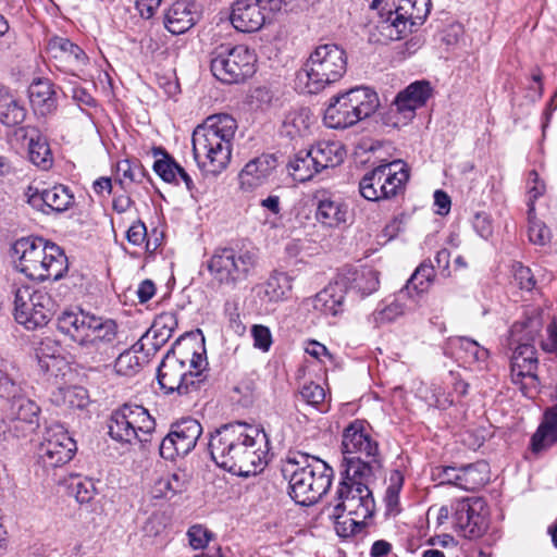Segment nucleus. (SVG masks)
Listing matches in <instances>:
<instances>
[{"label": "nucleus", "mask_w": 557, "mask_h": 557, "mask_svg": "<svg viewBox=\"0 0 557 557\" xmlns=\"http://www.w3.org/2000/svg\"><path fill=\"white\" fill-rule=\"evenodd\" d=\"M208 448L218 467L238 476L256 475L268 463L269 440L265 432L244 422L215 429L210 434Z\"/></svg>", "instance_id": "1"}, {"label": "nucleus", "mask_w": 557, "mask_h": 557, "mask_svg": "<svg viewBox=\"0 0 557 557\" xmlns=\"http://www.w3.org/2000/svg\"><path fill=\"white\" fill-rule=\"evenodd\" d=\"M543 325L542 313L533 311L531 315L515 322L509 331V345L515 346L510 364L511 381L519 385L522 394L529 398L535 397L540 386L539 359L534 343L540 339L543 350L557 355V326L555 322H550L546 329L547 337L544 339L541 335Z\"/></svg>", "instance_id": "2"}, {"label": "nucleus", "mask_w": 557, "mask_h": 557, "mask_svg": "<svg viewBox=\"0 0 557 557\" xmlns=\"http://www.w3.org/2000/svg\"><path fill=\"white\" fill-rule=\"evenodd\" d=\"M237 127L232 115L220 113L207 117L202 125L195 128L193 153L203 172L216 176L227 168Z\"/></svg>", "instance_id": "3"}, {"label": "nucleus", "mask_w": 557, "mask_h": 557, "mask_svg": "<svg viewBox=\"0 0 557 557\" xmlns=\"http://www.w3.org/2000/svg\"><path fill=\"white\" fill-rule=\"evenodd\" d=\"M281 471L288 481V495L302 506L317 503L331 487L334 475L325 461L300 451L289 453Z\"/></svg>", "instance_id": "4"}, {"label": "nucleus", "mask_w": 557, "mask_h": 557, "mask_svg": "<svg viewBox=\"0 0 557 557\" xmlns=\"http://www.w3.org/2000/svg\"><path fill=\"white\" fill-rule=\"evenodd\" d=\"M15 269L36 281L61 280L67 271V258L54 243L42 237H22L11 248Z\"/></svg>", "instance_id": "5"}, {"label": "nucleus", "mask_w": 557, "mask_h": 557, "mask_svg": "<svg viewBox=\"0 0 557 557\" xmlns=\"http://www.w3.org/2000/svg\"><path fill=\"white\" fill-rule=\"evenodd\" d=\"M343 479L337 490L338 503L333 506V511H346L348 516H355L362 521L371 518L375 510V502L369 483L374 473L371 466L359 461H350L348 468L342 472Z\"/></svg>", "instance_id": "6"}, {"label": "nucleus", "mask_w": 557, "mask_h": 557, "mask_svg": "<svg viewBox=\"0 0 557 557\" xmlns=\"http://www.w3.org/2000/svg\"><path fill=\"white\" fill-rule=\"evenodd\" d=\"M379 107V96L373 89L354 87L331 98L324 112V122L330 128H348L370 117Z\"/></svg>", "instance_id": "7"}, {"label": "nucleus", "mask_w": 557, "mask_h": 557, "mask_svg": "<svg viewBox=\"0 0 557 557\" xmlns=\"http://www.w3.org/2000/svg\"><path fill=\"white\" fill-rule=\"evenodd\" d=\"M347 71L346 51L335 44L319 45L305 63L307 88L318 94L338 82Z\"/></svg>", "instance_id": "8"}, {"label": "nucleus", "mask_w": 557, "mask_h": 557, "mask_svg": "<svg viewBox=\"0 0 557 557\" xmlns=\"http://www.w3.org/2000/svg\"><path fill=\"white\" fill-rule=\"evenodd\" d=\"M257 57L245 45L222 44L210 52L212 75L224 84H239L256 72Z\"/></svg>", "instance_id": "9"}, {"label": "nucleus", "mask_w": 557, "mask_h": 557, "mask_svg": "<svg viewBox=\"0 0 557 557\" xmlns=\"http://www.w3.org/2000/svg\"><path fill=\"white\" fill-rule=\"evenodd\" d=\"M409 180V170L403 160L385 162L366 173L359 182L360 195L370 201L395 197Z\"/></svg>", "instance_id": "10"}, {"label": "nucleus", "mask_w": 557, "mask_h": 557, "mask_svg": "<svg viewBox=\"0 0 557 557\" xmlns=\"http://www.w3.org/2000/svg\"><path fill=\"white\" fill-rule=\"evenodd\" d=\"M86 338L81 345L78 355L86 361L103 362L119 351V326L112 319L92 314L87 327Z\"/></svg>", "instance_id": "11"}, {"label": "nucleus", "mask_w": 557, "mask_h": 557, "mask_svg": "<svg viewBox=\"0 0 557 557\" xmlns=\"http://www.w3.org/2000/svg\"><path fill=\"white\" fill-rule=\"evenodd\" d=\"M55 301L45 290H32L29 287L23 286L15 292V320L28 330L47 325L55 313Z\"/></svg>", "instance_id": "12"}, {"label": "nucleus", "mask_w": 557, "mask_h": 557, "mask_svg": "<svg viewBox=\"0 0 557 557\" xmlns=\"http://www.w3.org/2000/svg\"><path fill=\"white\" fill-rule=\"evenodd\" d=\"M256 261L257 256L252 251L218 248L208 261V270L219 283L235 285L247 277Z\"/></svg>", "instance_id": "13"}, {"label": "nucleus", "mask_w": 557, "mask_h": 557, "mask_svg": "<svg viewBox=\"0 0 557 557\" xmlns=\"http://www.w3.org/2000/svg\"><path fill=\"white\" fill-rule=\"evenodd\" d=\"M158 383L165 394L188 395L197 392L206 376L191 372L186 363L174 354H168L161 361L157 372Z\"/></svg>", "instance_id": "14"}, {"label": "nucleus", "mask_w": 557, "mask_h": 557, "mask_svg": "<svg viewBox=\"0 0 557 557\" xmlns=\"http://www.w3.org/2000/svg\"><path fill=\"white\" fill-rule=\"evenodd\" d=\"M342 451L344 455L345 468L350 461H359L371 466L374 473L380 468L379 444L367 432L362 421L356 420L345 428L342 440Z\"/></svg>", "instance_id": "15"}, {"label": "nucleus", "mask_w": 557, "mask_h": 557, "mask_svg": "<svg viewBox=\"0 0 557 557\" xmlns=\"http://www.w3.org/2000/svg\"><path fill=\"white\" fill-rule=\"evenodd\" d=\"M202 434V426L194 418H184L171 424L170 432L159 444L160 456L174 460L178 456L188 455Z\"/></svg>", "instance_id": "16"}, {"label": "nucleus", "mask_w": 557, "mask_h": 557, "mask_svg": "<svg viewBox=\"0 0 557 557\" xmlns=\"http://www.w3.org/2000/svg\"><path fill=\"white\" fill-rule=\"evenodd\" d=\"M76 451V442L60 424L46 429L39 447V457L45 467L55 468L69 462Z\"/></svg>", "instance_id": "17"}, {"label": "nucleus", "mask_w": 557, "mask_h": 557, "mask_svg": "<svg viewBox=\"0 0 557 557\" xmlns=\"http://www.w3.org/2000/svg\"><path fill=\"white\" fill-rule=\"evenodd\" d=\"M454 523L468 539L483 535L487 529V509L480 497L457 500L454 505Z\"/></svg>", "instance_id": "18"}, {"label": "nucleus", "mask_w": 557, "mask_h": 557, "mask_svg": "<svg viewBox=\"0 0 557 557\" xmlns=\"http://www.w3.org/2000/svg\"><path fill=\"white\" fill-rule=\"evenodd\" d=\"M268 0H237L232 4L230 21L242 33L260 30L269 18Z\"/></svg>", "instance_id": "19"}, {"label": "nucleus", "mask_w": 557, "mask_h": 557, "mask_svg": "<svg viewBox=\"0 0 557 557\" xmlns=\"http://www.w3.org/2000/svg\"><path fill=\"white\" fill-rule=\"evenodd\" d=\"M201 17L200 7L196 2L181 0L174 2L164 17V26L172 34L180 35L189 30Z\"/></svg>", "instance_id": "20"}, {"label": "nucleus", "mask_w": 557, "mask_h": 557, "mask_svg": "<svg viewBox=\"0 0 557 557\" xmlns=\"http://www.w3.org/2000/svg\"><path fill=\"white\" fill-rule=\"evenodd\" d=\"M91 318L92 313L82 309L64 310L57 318V329L76 343L79 349Z\"/></svg>", "instance_id": "21"}, {"label": "nucleus", "mask_w": 557, "mask_h": 557, "mask_svg": "<svg viewBox=\"0 0 557 557\" xmlns=\"http://www.w3.org/2000/svg\"><path fill=\"white\" fill-rule=\"evenodd\" d=\"M346 292H354L361 297L374 293L379 288V273L367 267L348 268L339 276Z\"/></svg>", "instance_id": "22"}, {"label": "nucleus", "mask_w": 557, "mask_h": 557, "mask_svg": "<svg viewBox=\"0 0 557 557\" xmlns=\"http://www.w3.org/2000/svg\"><path fill=\"white\" fill-rule=\"evenodd\" d=\"M276 165L277 160L273 154H262L250 160L239 173L242 187L251 189L263 184Z\"/></svg>", "instance_id": "23"}, {"label": "nucleus", "mask_w": 557, "mask_h": 557, "mask_svg": "<svg viewBox=\"0 0 557 557\" xmlns=\"http://www.w3.org/2000/svg\"><path fill=\"white\" fill-rule=\"evenodd\" d=\"M28 96L34 111L40 115L52 113L57 109L54 85L47 78H37L28 87Z\"/></svg>", "instance_id": "24"}, {"label": "nucleus", "mask_w": 557, "mask_h": 557, "mask_svg": "<svg viewBox=\"0 0 557 557\" xmlns=\"http://www.w3.org/2000/svg\"><path fill=\"white\" fill-rule=\"evenodd\" d=\"M345 285L339 277L319 292L313 299V308L325 315H337L343 311L346 295Z\"/></svg>", "instance_id": "25"}, {"label": "nucleus", "mask_w": 557, "mask_h": 557, "mask_svg": "<svg viewBox=\"0 0 557 557\" xmlns=\"http://www.w3.org/2000/svg\"><path fill=\"white\" fill-rule=\"evenodd\" d=\"M36 359L39 368L45 373H50L52 375H58V371L61 370V367L65 363L62 358V347L61 345L50 338H44L35 349Z\"/></svg>", "instance_id": "26"}, {"label": "nucleus", "mask_w": 557, "mask_h": 557, "mask_svg": "<svg viewBox=\"0 0 557 557\" xmlns=\"http://www.w3.org/2000/svg\"><path fill=\"white\" fill-rule=\"evenodd\" d=\"M529 178L535 183V185L529 190L531 200L529 208V238L533 244L544 246L550 239V231L543 222L532 218V213L534 211L533 201L543 195L544 185L537 184L539 174L535 171L530 172Z\"/></svg>", "instance_id": "27"}, {"label": "nucleus", "mask_w": 557, "mask_h": 557, "mask_svg": "<svg viewBox=\"0 0 557 557\" xmlns=\"http://www.w3.org/2000/svg\"><path fill=\"white\" fill-rule=\"evenodd\" d=\"M432 95V87L428 81H417L411 83L400 91L395 104L399 111H414L417 108L425 104Z\"/></svg>", "instance_id": "28"}, {"label": "nucleus", "mask_w": 557, "mask_h": 557, "mask_svg": "<svg viewBox=\"0 0 557 557\" xmlns=\"http://www.w3.org/2000/svg\"><path fill=\"white\" fill-rule=\"evenodd\" d=\"M132 422L129 404L114 410L108 423L111 438L116 442L133 443L137 438V433L134 431Z\"/></svg>", "instance_id": "29"}, {"label": "nucleus", "mask_w": 557, "mask_h": 557, "mask_svg": "<svg viewBox=\"0 0 557 557\" xmlns=\"http://www.w3.org/2000/svg\"><path fill=\"white\" fill-rule=\"evenodd\" d=\"M312 115L308 108L292 109L282 124V134L290 139L304 138L310 134Z\"/></svg>", "instance_id": "30"}, {"label": "nucleus", "mask_w": 557, "mask_h": 557, "mask_svg": "<svg viewBox=\"0 0 557 557\" xmlns=\"http://www.w3.org/2000/svg\"><path fill=\"white\" fill-rule=\"evenodd\" d=\"M315 218L325 226L336 227L347 222L348 207L341 200L323 198L318 202Z\"/></svg>", "instance_id": "31"}, {"label": "nucleus", "mask_w": 557, "mask_h": 557, "mask_svg": "<svg viewBox=\"0 0 557 557\" xmlns=\"http://www.w3.org/2000/svg\"><path fill=\"white\" fill-rule=\"evenodd\" d=\"M319 172L335 168L344 161L345 152L339 143L320 141L310 148Z\"/></svg>", "instance_id": "32"}, {"label": "nucleus", "mask_w": 557, "mask_h": 557, "mask_svg": "<svg viewBox=\"0 0 557 557\" xmlns=\"http://www.w3.org/2000/svg\"><path fill=\"white\" fill-rule=\"evenodd\" d=\"M5 412L9 419L25 422L32 429L38 425L40 408L24 394L9 403V406L5 407Z\"/></svg>", "instance_id": "33"}, {"label": "nucleus", "mask_w": 557, "mask_h": 557, "mask_svg": "<svg viewBox=\"0 0 557 557\" xmlns=\"http://www.w3.org/2000/svg\"><path fill=\"white\" fill-rule=\"evenodd\" d=\"M557 442V406L545 413L544 422L531 438L534 453L542 451Z\"/></svg>", "instance_id": "34"}, {"label": "nucleus", "mask_w": 557, "mask_h": 557, "mask_svg": "<svg viewBox=\"0 0 557 557\" xmlns=\"http://www.w3.org/2000/svg\"><path fill=\"white\" fill-rule=\"evenodd\" d=\"M488 481V465L476 461L459 468V488L476 491Z\"/></svg>", "instance_id": "35"}, {"label": "nucleus", "mask_w": 557, "mask_h": 557, "mask_svg": "<svg viewBox=\"0 0 557 557\" xmlns=\"http://www.w3.org/2000/svg\"><path fill=\"white\" fill-rule=\"evenodd\" d=\"M48 51L55 59H64L65 61L81 65L85 64L87 59L85 52L76 44L67 38L53 37L48 42Z\"/></svg>", "instance_id": "36"}, {"label": "nucleus", "mask_w": 557, "mask_h": 557, "mask_svg": "<svg viewBox=\"0 0 557 557\" xmlns=\"http://www.w3.org/2000/svg\"><path fill=\"white\" fill-rule=\"evenodd\" d=\"M287 169L293 178L300 183L307 182L320 173L310 149L297 152L289 160Z\"/></svg>", "instance_id": "37"}, {"label": "nucleus", "mask_w": 557, "mask_h": 557, "mask_svg": "<svg viewBox=\"0 0 557 557\" xmlns=\"http://www.w3.org/2000/svg\"><path fill=\"white\" fill-rule=\"evenodd\" d=\"M129 409L133 429L137 433L135 441H138L145 446L152 440L156 421L143 406L129 404Z\"/></svg>", "instance_id": "38"}, {"label": "nucleus", "mask_w": 557, "mask_h": 557, "mask_svg": "<svg viewBox=\"0 0 557 557\" xmlns=\"http://www.w3.org/2000/svg\"><path fill=\"white\" fill-rule=\"evenodd\" d=\"M177 327L176 314L173 312H165L160 314L153 322L150 332L151 346L154 350L161 348L172 336L174 330Z\"/></svg>", "instance_id": "39"}, {"label": "nucleus", "mask_w": 557, "mask_h": 557, "mask_svg": "<svg viewBox=\"0 0 557 557\" xmlns=\"http://www.w3.org/2000/svg\"><path fill=\"white\" fill-rule=\"evenodd\" d=\"M28 154L30 162L41 170H49L53 164V156L48 140L39 133L29 139Z\"/></svg>", "instance_id": "40"}, {"label": "nucleus", "mask_w": 557, "mask_h": 557, "mask_svg": "<svg viewBox=\"0 0 557 557\" xmlns=\"http://www.w3.org/2000/svg\"><path fill=\"white\" fill-rule=\"evenodd\" d=\"M153 157L162 156L153 163L154 172L166 183L178 185V173L182 166L161 147L152 149Z\"/></svg>", "instance_id": "41"}, {"label": "nucleus", "mask_w": 557, "mask_h": 557, "mask_svg": "<svg viewBox=\"0 0 557 557\" xmlns=\"http://www.w3.org/2000/svg\"><path fill=\"white\" fill-rule=\"evenodd\" d=\"M74 203V196L69 187L64 185H55L46 189V207L48 213H61L70 209Z\"/></svg>", "instance_id": "42"}, {"label": "nucleus", "mask_w": 557, "mask_h": 557, "mask_svg": "<svg viewBox=\"0 0 557 557\" xmlns=\"http://www.w3.org/2000/svg\"><path fill=\"white\" fill-rule=\"evenodd\" d=\"M329 518L334 521L336 533L342 537H347L349 535L355 534L357 531L361 529L364 524L360 518H356L355 516H345V511H337L336 513L333 511V506H329L325 509Z\"/></svg>", "instance_id": "43"}, {"label": "nucleus", "mask_w": 557, "mask_h": 557, "mask_svg": "<svg viewBox=\"0 0 557 557\" xmlns=\"http://www.w3.org/2000/svg\"><path fill=\"white\" fill-rule=\"evenodd\" d=\"M292 289V278L284 272L273 273L265 283L264 294L271 301H278Z\"/></svg>", "instance_id": "44"}, {"label": "nucleus", "mask_w": 557, "mask_h": 557, "mask_svg": "<svg viewBox=\"0 0 557 557\" xmlns=\"http://www.w3.org/2000/svg\"><path fill=\"white\" fill-rule=\"evenodd\" d=\"M433 278L434 265L422 262L411 275L404 289L409 294H411V290H416L417 294L423 293L428 289Z\"/></svg>", "instance_id": "45"}, {"label": "nucleus", "mask_w": 557, "mask_h": 557, "mask_svg": "<svg viewBox=\"0 0 557 557\" xmlns=\"http://www.w3.org/2000/svg\"><path fill=\"white\" fill-rule=\"evenodd\" d=\"M26 117L25 108L15 99L9 98L0 102V122L7 126H16Z\"/></svg>", "instance_id": "46"}, {"label": "nucleus", "mask_w": 557, "mask_h": 557, "mask_svg": "<svg viewBox=\"0 0 557 557\" xmlns=\"http://www.w3.org/2000/svg\"><path fill=\"white\" fill-rule=\"evenodd\" d=\"M411 294L407 293L404 288L398 293L397 298L387 305L384 309L377 312L376 321L381 323H388L396 320L398 317L403 315L407 310L408 306L403 302V300L410 296Z\"/></svg>", "instance_id": "47"}, {"label": "nucleus", "mask_w": 557, "mask_h": 557, "mask_svg": "<svg viewBox=\"0 0 557 557\" xmlns=\"http://www.w3.org/2000/svg\"><path fill=\"white\" fill-rule=\"evenodd\" d=\"M455 343L465 352L468 362H483L488 358V350L471 338L458 337Z\"/></svg>", "instance_id": "48"}, {"label": "nucleus", "mask_w": 557, "mask_h": 557, "mask_svg": "<svg viewBox=\"0 0 557 557\" xmlns=\"http://www.w3.org/2000/svg\"><path fill=\"white\" fill-rule=\"evenodd\" d=\"M141 367L140 359L134 351L124 350L115 359L114 369L117 374L132 376L139 371Z\"/></svg>", "instance_id": "49"}, {"label": "nucleus", "mask_w": 557, "mask_h": 557, "mask_svg": "<svg viewBox=\"0 0 557 557\" xmlns=\"http://www.w3.org/2000/svg\"><path fill=\"white\" fill-rule=\"evenodd\" d=\"M188 543L194 549H205L215 535L202 524H194L187 530Z\"/></svg>", "instance_id": "50"}, {"label": "nucleus", "mask_w": 557, "mask_h": 557, "mask_svg": "<svg viewBox=\"0 0 557 557\" xmlns=\"http://www.w3.org/2000/svg\"><path fill=\"white\" fill-rule=\"evenodd\" d=\"M63 403L70 408H84L88 404L87 391L81 386L61 388Z\"/></svg>", "instance_id": "51"}, {"label": "nucleus", "mask_w": 557, "mask_h": 557, "mask_svg": "<svg viewBox=\"0 0 557 557\" xmlns=\"http://www.w3.org/2000/svg\"><path fill=\"white\" fill-rule=\"evenodd\" d=\"M404 485V475L399 470H393L389 474V485L386 488L385 502L389 510L398 505L399 493Z\"/></svg>", "instance_id": "52"}, {"label": "nucleus", "mask_w": 557, "mask_h": 557, "mask_svg": "<svg viewBox=\"0 0 557 557\" xmlns=\"http://www.w3.org/2000/svg\"><path fill=\"white\" fill-rule=\"evenodd\" d=\"M72 490L75 498L81 504L89 503L96 495L95 482L91 479H78L72 483Z\"/></svg>", "instance_id": "53"}, {"label": "nucleus", "mask_w": 557, "mask_h": 557, "mask_svg": "<svg viewBox=\"0 0 557 557\" xmlns=\"http://www.w3.org/2000/svg\"><path fill=\"white\" fill-rule=\"evenodd\" d=\"M22 395V388L10 376L0 375V398L5 400V407Z\"/></svg>", "instance_id": "54"}, {"label": "nucleus", "mask_w": 557, "mask_h": 557, "mask_svg": "<svg viewBox=\"0 0 557 557\" xmlns=\"http://www.w3.org/2000/svg\"><path fill=\"white\" fill-rule=\"evenodd\" d=\"M251 336L256 348L262 351H268L270 349L272 345V334L269 327L261 324H255L251 327Z\"/></svg>", "instance_id": "55"}, {"label": "nucleus", "mask_w": 557, "mask_h": 557, "mask_svg": "<svg viewBox=\"0 0 557 557\" xmlns=\"http://www.w3.org/2000/svg\"><path fill=\"white\" fill-rule=\"evenodd\" d=\"M431 5V0H419L414 3V8H411L409 15L410 32L412 27L420 26L424 23L430 13Z\"/></svg>", "instance_id": "56"}, {"label": "nucleus", "mask_w": 557, "mask_h": 557, "mask_svg": "<svg viewBox=\"0 0 557 557\" xmlns=\"http://www.w3.org/2000/svg\"><path fill=\"white\" fill-rule=\"evenodd\" d=\"M513 276L521 289L532 290L535 287V278L530 268L516 263L512 265Z\"/></svg>", "instance_id": "57"}, {"label": "nucleus", "mask_w": 557, "mask_h": 557, "mask_svg": "<svg viewBox=\"0 0 557 557\" xmlns=\"http://www.w3.org/2000/svg\"><path fill=\"white\" fill-rule=\"evenodd\" d=\"M301 398L309 405L317 406L325 398V392L322 386L310 382L305 384L300 389Z\"/></svg>", "instance_id": "58"}, {"label": "nucleus", "mask_w": 557, "mask_h": 557, "mask_svg": "<svg viewBox=\"0 0 557 557\" xmlns=\"http://www.w3.org/2000/svg\"><path fill=\"white\" fill-rule=\"evenodd\" d=\"M119 171L123 173L125 178L132 182L141 183L143 178L146 176V171L141 164L137 162L132 163L128 160L119 163Z\"/></svg>", "instance_id": "59"}, {"label": "nucleus", "mask_w": 557, "mask_h": 557, "mask_svg": "<svg viewBox=\"0 0 557 557\" xmlns=\"http://www.w3.org/2000/svg\"><path fill=\"white\" fill-rule=\"evenodd\" d=\"M25 197L27 198V203L34 209L49 214L46 207V189L39 190L36 187L28 186L25 191Z\"/></svg>", "instance_id": "60"}, {"label": "nucleus", "mask_w": 557, "mask_h": 557, "mask_svg": "<svg viewBox=\"0 0 557 557\" xmlns=\"http://www.w3.org/2000/svg\"><path fill=\"white\" fill-rule=\"evenodd\" d=\"M126 238L128 243L134 246L143 245L147 238V227L145 223L140 220L133 223L127 230Z\"/></svg>", "instance_id": "61"}, {"label": "nucleus", "mask_w": 557, "mask_h": 557, "mask_svg": "<svg viewBox=\"0 0 557 557\" xmlns=\"http://www.w3.org/2000/svg\"><path fill=\"white\" fill-rule=\"evenodd\" d=\"M438 478L442 484H450L459 487V468L446 466L438 469Z\"/></svg>", "instance_id": "62"}, {"label": "nucleus", "mask_w": 557, "mask_h": 557, "mask_svg": "<svg viewBox=\"0 0 557 557\" xmlns=\"http://www.w3.org/2000/svg\"><path fill=\"white\" fill-rule=\"evenodd\" d=\"M152 496L154 498H172L171 483L166 476L158 479L152 486Z\"/></svg>", "instance_id": "63"}, {"label": "nucleus", "mask_w": 557, "mask_h": 557, "mask_svg": "<svg viewBox=\"0 0 557 557\" xmlns=\"http://www.w3.org/2000/svg\"><path fill=\"white\" fill-rule=\"evenodd\" d=\"M162 0H138L136 7L144 18L153 16L156 10L160 7Z\"/></svg>", "instance_id": "64"}]
</instances>
